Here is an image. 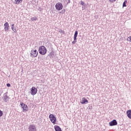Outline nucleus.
I'll list each match as a JSON object with an SVG mask.
<instances>
[{"instance_id":"obj_1","label":"nucleus","mask_w":131,"mask_h":131,"mask_svg":"<svg viewBox=\"0 0 131 131\" xmlns=\"http://www.w3.org/2000/svg\"><path fill=\"white\" fill-rule=\"evenodd\" d=\"M38 52L40 55H46L47 54V48L43 46H40L39 48Z\"/></svg>"},{"instance_id":"obj_2","label":"nucleus","mask_w":131,"mask_h":131,"mask_svg":"<svg viewBox=\"0 0 131 131\" xmlns=\"http://www.w3.org/2000/svg\"><path fill=\"white\" fill-rule=\"evenodd\" d=\"M49 118L52 123H53V124H56V123L57 122V118H56V117L54 115L50 114L49 115Z\"/></svg>"},{"instance_id":"obj_3","label":"nucleus","mask_w":131,"mask_h":131,"mask_svg":"<svg viewBox=\"0 0 131 131\" xmlns=\"http://www.w3.org/2000/svg\"><path fill=\"white\" fill-rule=\"evenodd\" d=\"M31 57L33 58H36L38 55V52L36 49H33L31 50L30 53Z\"/></svg>"},{"instance_id":"obj_4","label":"nucleus","mask_w":131,"mask_h":131,"mask_svg":"<svg viewBox=\"0 0 131 131\" xmlns=\"http://www.w3.org/2000/svg\"><path fill=\"white\" fill-rule=\"evenodd\" d=\"M20 106L24 112H27L28 111V106L23 102H20Z\"/></svg>"},{"instance_id":"obj_5","label":"nucleus","mask_w":131,"mask_h":131,"mask_svg":"<svg viewBox=\"0 0 131 131\" xmlns=\"http://www.w3.org/2000/svg\"><path fill=\"white\" fill-rule=\"evenodd\" d=\"M55 8L57 11H61L63 9V5L61 3H58L56 4Z\"/></svg>"},{"instance_id":"obj_6","label":"nucleus","mask_w":131,"mask_h":131,"mask_svg":"<svg viewBox=\"0 0 131 131\" xmlns=\"http://www.w3.org/2000/svg\"><path fill=\"white\" fill-rule=\"evenodd\" d=\"M31 94L32 96L36 95L37 94V89L33 86L31 89Z\"/></svg>"},{"instance_id":"obj_7","label":"nucleus","mask_w":131,"mask_h":131,"mask_svg":"<svg viewBox=\"0 0 131 131\" xmlns=\"http://www.w3.org/2000/svg\"><path fill=\"white\" fill-rule=\"evenodd\" d=\"M10 29V26H9V23L8 22L4 24V30L5 31H9Z\"/></svg>"},{"instance_id":"obj_8","label":"nucleus","mask_w":131,"mask_h":131,"mask_svg":"<svg viewBox=\"0 0 131 131\" xmlns=\"http://www.w3.org/2000/svg\"><path fill=\"white\" fill-rule=\"evenodd\" d=\"M29 131H36V127L34 125H30L29 127Z\"/></svg>"},{"instance_id":"obj_9","label":"nucleus","mask_w":131,"mask_h":131,"mask_svg":"<svg viewBox=\"0 0 131 131\" xmlns=\"http://www.w3.org/2000/svg\"><path fill=\"white\" fill-rule=\"evenodd\" d=\"M81 104H88L89 103V101L85 97H83L82 98V100L80 101Z\"/></svg>"},{"instance_id":"obj_10","label":"nucleus","mask_w":131,"mask_h":131,"mask_svg":"<svg viewBox=\"0 0 131 131\" xmlns=\"http://www.w3.org/2000/svg\"><path fill=\"white\" fill-rule=\"evenodd\" d=\"M110 126H113V125H117V121L116 120H113L109 123Z\"/></svg>"},{"instance_id":"obj_11","label":"nucleus","mask_w":131,"mask_h":131,"mask_svg":"<svg viewBox=\"0 0 131 131\" xmlns=\"http://www.w3.org/2000/svg\"><path fill=\"white\" fill-rule=\"evenodd\" d=\"M54 129L55 131H62V129L60 126L58 125H55L54 126Z\"/></svg>"},{"instance_id":"obj_12","label":"nucleus","mask_w":131,"mask_h":131,"mask_svg":"<svg viewBox=\"0 0 131 131\" xmlns=\"http://www.w3.org/2000/svg\"><path fill=\"white\" fill-rule=\"evenodd\" d=\"M127 116L131 119V110H129L126 112Z\"/></svg>"},{"instance_id":"obj_13","label":"nucleus","mask_w":131,"mask_h":131,"mask_svg":"<svg viewBox=\"0 0 131 131\" xmlns=\"http://www.w3.org/2000/svg\"><path fill=\"white\" fill-rule=\"evenodd\" d=\"M4 100L5 102H7V101H9V100H10V97H9L8 95H5L4 97Z\"/></svg>"},{"instance_id":"obj_14","label":"nucleus","mask_w":131,"mask_h":131,"mask_svg":"<svg viewBox=\"0 0 131 131\" xmlns=\"http://www.w3.org/2000/svg\"><path fill=\"white\" fill-rule=\"evenodd\" d=\"M11 29L14 33H17V29H16V27H11Z\"/></svg>"},{"instance_id":"obj_15","label":"nucleus","mask_w":131,"mask_h":131,"mask_svg":"<svg viewBox=\"0 0 131 131\" xmlns=\"http://www.w3.org/2000/svg\"><path fill=\"white\" fill-rule=\"evenodd\" d=\"M15 5H19L22 3V0H15Z\"/></svg>"},{"instance_id":"obj_16","label":"nucleus","mask_w":131,"mask_h":131,"mask_svg":"<svg viewBox=\"0 0 131 131\" xmlns=\"http://www.w3.org/2000/svg\"><path fill=\"white\" fill-rule=\"evenodd\" d=\"M126 4H127V0H125L123 3V8L126 7Z\"/></svg>"},{"instance_id":"obj_17","label":"nucleus","mask_w":131,"mask_h":131,"mask_svg":"<svg viewBox=\"0 0 131 131\" xmlns=\"http://www.w3.org/2000/svg\"><path fill=\"white\" fill-rule=\"evenodd\" d=\"M78 34V32L77 31H76L75 32V34H74V37H77Z\"/></svg>"},{"instance_id":"obj_18","label":"nucleus","mask_w":131,"mask_h":131,"mask_svg":"<svg viewBox=\"0 0 131 131\" xmlns=\"http://www.w3.org/2000/svg\"><path fill=\"white\" fill-rule=\"evenodd\" d=\"M127 40L128 41H129L130 42H131V36H129L127 38Z\"/></svg>"},{"instance_id":"obj_19","label":"nucleus","mask_w":131,"mask_h":131,"mask_svg":"<svg viewBox=\"0 0 131 131\" xmlns=\"http://www.w3.org/2000/svg\"><path fill=\"white\" fill-rule=\"evenodd\" d=\"M32 21H36V20H37V18L36 17H33L31 18Z\"/></svg>"},{"instance_id":"obj_20","label":"nucleus","mask_w":131,"mask_h":131,"mask_svg":"<svg viewBox=\"0 0 131 131\" xmlns=\"http://www.w3.org/2000/svg\"><path fill=\"white\" fill-rule=\"evenodd\" d=\"M59 32H60V33H63V34H64L65 33V32L62 30H60L59 31Z\"/></svg>"},{"instance_id":"obj_21","label":"nucleus","mask_w":131,"mask_h":131,"mask_svg":"<svg viewBox=\"0 0 131 131\" xmlns=\"http://www.w3.org/2000/svg\"><path fill=\"white\" fill-rule=\"evenodd\" d=\"M3 111H2L1 110H0V117H2V116H3Z\"/></svg>"},{"instance_id":"obj_22","label":"nucleus","mask_w":131,"mask_h":131,"mask_svg":"<svg viewBox=\"0 0 131 131\" xmlns=\"http://www.w3.org/2000/svg\"><path fill=\"white\" fill-rule=\"evenodd\" d=\"M109 2L110 3H114V2H116V0H109Z\"/></svg>"},{"instance_id":"obj_23","label":"nucleus","mask_w":131,"mask_h":131,"mask_svg":"<svg viewBox=\"0 0 131 131\" xmlns=\"http://www.w3.org/2000/svg\"><path fill=\"white\" fill-rule=\"evenodd\" d=\"M80 5H81L82 6H83V5H84V2L81 1V3H80Z\"/></svg>"},{"instance_id":"obj_24","label":"nucleus","mask_w":131,"mask_h":131,"mask_svg":"<svg viewBox=\"0 0 131 131\" xmlns=\"http://www.w3.org/2000/svg\"><path fill=\"white\" fill-rule=\"evenodd\" d=\"M7 86H8V88H10V86H11V84H10V83H7Z\"/></svg>"},{"instance_id":"obj_25","label":"nucleus","mask_w":131,"mask_h":131,"mask_svg":"<svg viewBox=\"0 0 131 131\" xmlns=\"http://www.w3.org/2000/svg\"><path fill=\"white\" fill-rule=\"evenodd\" d=\"M77 37H74V40H75V41H76L77 40Z\"/></svg>"},{"instance_id":"obj_26","label":"nucleus","mask_w":131,"mask_h":131,"mask_svg":"<svg viewBox=\"0 0 131 131\" xmlns=\"http://www.w3.org/2000/svg\"><path fill=\"white\" fill-rule=\"evenodd\" d=\"M76 41H77L74 40V41H72V43H73V45H74V43H75L76 42Z\"/></svg>"},{"instance_id":"obj_27","label":"nucleus","mask_w":131,"mask_h":131,"mask_svg":"<svg viewBox=\"0 0 131 131\" xmlns=\"http://www.w3.org/2000/svg\"><path fill=\"white\" fill-rule=\"evenodd\" d=\"M14 24H13L11 25V26H12L11 27H14Z\"/></svg>"}]
</instances>
